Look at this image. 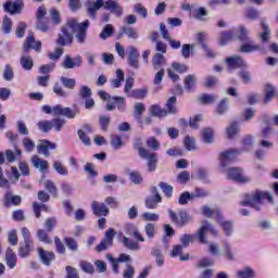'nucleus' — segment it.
<instances>
[{
  "label": "nucleus",
  "instance_id": "79ce46f5",
  "mask_svg": "<svg viewBox=\"0 0 278 278\" xmlns=\"http://www.w3.org/2000/svg\"><path fill=\"white\" fill-rule=\"evenodd\" d=\"M38 129L43 134H49L53 129V123L49 119H42L37 123Z\"/></svg>",
  "mask_w": 278,
  "mask_h": 278
},
{
  "label": "nucleus",
  "instance_id": "f704fd0d",
  "mask_svg": "<svg viewBox=\"0 0 278 278\" xmlns=\"http://www.w3.org/2000/svg\"><path fill=\"white\" fill-rule=\"evenodd\" d=\"M166 64V59H164V54L162 53H156L152 58V66L154 71H160L162 66Z\"/></svg>",
  "mask_w": 278,
  "mask_h": 278
},
{
  "label": "nucleus",
  "instance_id": "f8f14e48",
  "mask_svg": "<svg viewBox=\"0 0 278 278\" xmlns=\"http://www.w3.org/2000/svg\"><path fill=\"white\" fill-rule=\"evenodd\" d=\"M23 49L24 53L26 54L29 53L31 49H34V51H37V53H40V51L42 50V42L36 41V37H34V35H28L24 42Z\"/></svg>",
  "mask_w": 278,
  "mask_h": 278
},
{
  "label": "nucleus",
  "instance_id": "c9c22d12",
  "mask_svg": "<svg viewBox=\"0 0 278 278\" xmlns=\"http://www.w3.org/2000/svg\"><path fill=\"white\" fill-rule=\"evenodd\" d=\"M262 49L258 45H253V41L245 42L239 49L241 53H254V51H260Z\"/></svg>",
  "mask_w": 278,
  "mask_h": 278
},
{
  "label": "nucleus",
  "instance_id": "0eeeda50",
  "mask_svg": "<svg viewBox=\"0 0 278 278\" xmlns=\"http://www.w3.org/2000/svg\"><path fill=\"white\" fill-rule=\"evenodd\" d=\"M115 236H116V230H114V228H109L104 233V238L96 247L97 253H103V251H108L110 247H113Z\"/></svg>",
  "mask_w": 278,
  "mask_h": 278
},
{
  "label": "nucleus",
  "instance_id": "6ab92c4d",
  "mask_svg": "<svg viewBox=\"0 0 278 278\" xmlns=\"http://www.w3.org/2000/svg\"><path fill=\"white\" fill-rule=\"evenodd\" d=\"M4 262L11 270L16 268V264L18 262V257L16 256V253L12 248H7L5 255H4Z\"/></svg>",
  "mask_w": 278,
  "mask_h": 278
},
{
  "label": "nucleus",
  "instance_id": "49530a36",
  "mask_svg": "<svg viewBox=\"0 0 278 278\" xmlns=\"http://www.w3.org/2000/svg\"><path fill=\"white\" fill-rule=\"evenodd\" d=\"M238 131H240V127L238 125V122L231 123L227 128H226V134L227 138H236Z\"/></svg>",
  "mask_w": 278,
  "mask_h": 278
},
{
  "label": "nucleus",
  "instance_id": "473e14b6",
  "mask_svg": "<svg viewBox=\"0 0 278 278\" xmlns=\"http://www.w3.org/2000/svg\"><path fill=\"white\" fill-rule=\"evenodd\" d=\"M4 155L9 164H12L14 163V161L21 159V155H23V151H21V149L16 148L15 146V153L12 150H5Z\"/></svg>",
  "mask_w": 278,
  "mask_h": 278
},
{
  "label": "nucleus",
  "instance_id": "37998d69",
  "mask_svg": "<svg viewBox=\"0 0 278 278\" xmlns=\"http://www.w3.org/2000/svg\"><path fill=\"white\" fill-rule=\"evenodd\" d=\"M43 186L49 194H51L54 199H58V187L53 180H46Z\"/></svg>",
  "mask_w": 278,
  "mask_h": 278
},
{
  "label": "nucleus",
  "instance_id": "ea45409f",
  "mask_svg": "<svg viewBox=\"0 0 278 278\" xmlns=\"http://www.w3.org/2000/svg\"><path fill=\"white\" fill-rule=\"evenodd\" d=\"M160 31H161L162 38L167 42H169V46L172 47V49H175V40H170V34L168 33V28H166V25L164 23L160 24Z\"/></svg>",
  "mask_w": 278,
  "mask_h": 278
},
{
  "label": "nucleus",
  "instance_id": "864d4df0",
  "mask_svg": "<svg viewBox=\"0 0 278 278\" xmlns=\"http://www.w3.org/2000/svg\"><path fill=\"white\" fill-rule=\"evenodd\" d=\"M238 278H255V271L251 267H245L237 271Z\"/></svg>",
  "mask_w": 278,
  "mask_h": 278
},
{
  "label": "nucleus",
  "instance_id": "2f4dec72",
  "mask_svg": "<svg viewBox=\"0 0 278 278\" xmlns=\"http://www.w3.org/2000/svg\"><path fill=\"white\" fill-rule=\"evenodd\" d=\"M219 45L222 47H225V45H227V42H231V40H236V33L235 30H229V31H223L219 34Z\"/></svg>",
  "mask_w": 278,
  "mask_h": 278
},
{
  "label": "nucleus",
  "instance_id": "2eb2a0df",
  "mask_svg": "<svg viewBox=\"0 0 278 278\" xmlns=\"http://www.w3.org/2000/svg\"><path fill=\"white\" fill-rule=\"evenodd\" d=\"M63 35H59L56 45L59 47H66V45H73V34L68 31V27L63 26L61 29Z\"/></svg>",
  "mask_w": 278,
  "mask_h": 278
},
{
  "label": "nucleus",
  "instance_id": "20e7f679",
  "mask_svg": "<svg viewBox=\"0 0 278 278\" xmlns=\"http://www.w3.org/2000/svg\"><path fill=\"white\" fill-rule=\"evenodd\" d=\"M66 27L73 31H77L76 39L79 45H84L86 42V36L88 34V27H90V21L86 20L85 22L78 24L75 20H70L66 23Z\"/></svg>",
  "mask_w": 278,
  "mask_h": 278
},
{
  "label": "nucleus",
  "instance_id": "7c9ffc66",
  "mask_svg": "<svg viewBox=\"0 0 278 278\" xmlns=\"http://www.w3.org/2000/svg\"><path fill=\"white\" fill-rule=\"evenodd\" d=\"M31 162L35 168H39L41 173L49 170V162L47 160H42L38 155H34Z\"/></svg>",
  "mask_w": 278,
  "mask_h": 278
},
{
  "label": "nucleus",
  "instance_id": "69168bd1",
  "mask_svg": "<svg viewBox=\"0 0 278 278\" xmlns=\"http://www.w3.org/2000/svg\"><path fill=\"white\" fill-rule=\"evenodd\" d=\"M189 201H194V199L192 198V193L185 191L179 195L178 203L180 205H188Z\"/></svg>",
  "mask_w": 278,
  "mask_h": 278
},
{
  "label": "nucleus",
  "instance_id": "3c124183",
  "mask_svg": "<svg viewBox=\"0 0 278 278\" xmlns=\"http://www.w3.org/2000/svg\"><path fill=\"white\" fill-rule=\"evenodd\" d=\"M176 181L180 186H186L190 181V173L188 170H182L176 176Z\"/></svg>",
  "mask_w": 278,
  "mask_h": 278
},
{
  "label": "nucleus",
  "instance_id": "6e6552de",
  "mask_svg": "<svg viewBox=\"0 0 278 278\" xmlns=\"http://www.w3.org/2000/svg\"><path fill=\"white\" fill-rule=\"evenodd\" d=\"M151 195H148L144 200V205L147 210H156L157 205L162 203V195H160V191H157V187H151L150 189Z\"/></svg>",
  "mask_w": 278,
  "mask_h": 278
},
{
  "label": "nucleus",
  "instance_id": "338daca9",
  "mask_svg": "<svg viewBox=\"0 0 278 278\" xmlns=\"http://www.w3.org/2000/svg\"><path fill=\"white\" fill-rule=\"evenodd\" d=\"M2 31L3 34H10L12 31V18L5 15L2 20Z\"/></svg>",
  "mask_w": 278,
  "mask_h": 278
},
{
  "label": "nucleus",
  "instance_id": "e2e57ef3",
  "mask_svg": "<svg viewBox=\"0 0 278 278\" xmlns=\"http://www.w3.org/2000/svg\"><path fill=\"white\" fill-rule=\"evenodd\" d=\"M51 123H52V129H54L55 131H62V127L66 125V119L56 117V118H53Z\"/></svg>",
  "mask_w": 278,
  "mask_h": 278
},
{
  "label": "nucleus",
  "instance_id": "774afa93",
  "mask_svg": "<svg viewBox=\"0 0 278 278\" xmlns=\"http://www.w3.org/2000/svg\"><path fill=\"white\" fill-rule=\"evenodd\" d=\"M134 275H136V269L131 264H126V268L123 270V277L124 278H134Z\"/></svg>",
  "mask_w": 278,
  "mask_h": 278
},
{
  "label": "nucleus",
  "instance_id": "5fc2aeb1",
  "mask_svg": "<svg viewBox=\"0 0 278 278\" xmlns=\"http://www.w3.org/2000/svg\"><path fill=\"white\" fill-rule=\"evenodd\" d=\"M113 35H114V26H112V24H106L100 34V38L102 40H108V38H110Z\"/></svg>",
  "mask_w": 278,
  "mask_h": 278
},
{
  "label": "nucleus",
  "instance_id": "1a4fd4ad",
  "mask_svg": "<svg viewBox=\"0 0 278 278\" xmlns=\"http://www.w3.org/2000/svg\"><path fill=\"white\" fill-rule=\"evenodd\" d=\"M105 257H106L108 262H110L114 275H118V273H119L118 264H123L125 262H131V256H129V254H125V253L119 254V256L117 258H115L114 255H112V253H108Z\"/></svg>",
  "mask_w": 278,
  "mask_h": 278
},
{
  "label": "nucleus",
  "instance_id": "423d86ee",
  "mask_svg": "<svg viewBox=\"0 0 278 278\" xmlns=\"http://www.w3.org/2000/svg\"><path fill=\"white\" fill-rule=\"evenodd\" d=\"M22 238L24 240V245L18 248L20 257H29L31 251H34V238L31 237V231L29 228H21Z\"/></svg>",
  "mask_w": 278,
  "mask_h": 278
},
{
  "label": "nucleus",
  "instance_id": "a878e982",
  "mask_svg": "<svg viewBox=\"0 0 278 278\" xmlns=\"http://www.w3.org/2000/svg\"><path fill=\"white\" fill-rule=\"evenodd\" d=\"M38 253H39V257H40L42 264H45L46 266H50L51 262H53V260H55V253L45 251V249H42V248L38 249Z\"/></svg>",
  "mask_w": 278,
  "mask_h": 278
},
{
  "label": "nucleus",
  "instance_id": "c03bdc74",
  "mask_svg": "<svg viewBox=\"0 0 278 278\" xmlns=\"http://www.w3.org/2000/svg\"><path fill=\"white\" fill-rule=\"evenodd\" d=\"M60 81L64 88H67V90H75V86H77V80H75V78L61 76Z\"/></svg>",
  "mask_w": 278,
  "mask_h": 278
},
{
  "label": "nucleus",
  "instance_id": "9b49d317",
  "mask_svg": "<svg viewBox=\"0 0 278 278\" xmlns=\"http://www.w3.org/2000/svg\"><path fill=\"white\" fill-rule=\"evenodd\" d=\"M228 66V73H233L238 68H247V61L242 60V56L235 55L226 59Z\"/></svg>",
  "mask_w": 278,
  "mask_h": 278
},
{
  "label": "nucleus",
  "instance_id": "dca6fc26",
  "mask_svg": "<svg viewBox=\"0 0 278 278\" xmlns=\"http://www.w3.org/2000/svg\"><path fill=\"white\" fill-rule=\"evenodd\" d=\"M91 210L94 216H108L110 214V208L103 202L92 201L91 202Z\"/></svg>",
  "mask_w": 278,
  "mask_h": 278
},
{
  "label": "nucleus",
  "instance_id": "a19ab883",
  "mask_svg": "<svg viewBox=\"0 0 278 278\" xmlns=\"http://www.w3.org/2000/svg\"><path fill=\"white\" fill-rule=\"evenodd\" d=\"M115 73L117 78L111 80L112 87L121 88V85L125 81V72H123V70H116Z\"/></svg>",
  "mask_w": 278,
  "mask_h": 278
},
{
  "label": "nucleus",
  "instance_id": "39448f33",
  "mask_svg": "<svg viewBox=\"0 0 278 278\" xmlns=\"http://www.w3.org/2000/svg\"><path fill=\"white\" fill-rule=\"evenodd\" d=\"M149 112L151 116H155L156 118H164V116H168V114H173L175 112V96H172L166 104L165 109L160 106V104H152L149 108Z\"/></svg>",
  "mask_w": 278,
  "mask_h": 278
},
{
  "label": "nucleus",
  "instance_id": "8fccbe9b",
  "mask_svg": "<svg viewBox=\"0 0 278 278\" xmlns=\"http://www.w3.org/2000/svg\"><path fill=\"white\" fill-rule=\"evenodd\" d=\"M122 242L126 249H129V251H139L140 250V244L138 242L132 241L131 239L127 237H123Z\"/></svg>",
  "mask_w": 278,
  "mask_h": 278
},
{
  "label": "nucleus",
  "instance_id": "de8ad7c7",
  "mask_svg": "<svg viewBox=\"0 0 278 278\" xmlns=\"http://www.w3.org/2000/svg\"><path fill=\"white\" fill-rule=\"evenodd\" d=\"M79 267L83 273H86L87 275H94V265L88 261H80Z\"/></svg>",
  "mask_w": 278,
  "mask_h": 278
},
{
  "label": "nucleus",
  "instance_id": "e433bc0d",
  "mask_svg": "<svg viewBox=\"0 0 278 278\" xmlns=\"http://www.w3.org/2000/svg\"><path fill=\"white\" fill-rule=\"evenodd\" d=\"M33 212L35 214V217L40 218V216H42L41 212H49V207L47 206V204H45V202L42 203L34 202Z\"/></svg>",
  "mask_w": 278,
  "mask_h": 278
},
{
  "label": "nucleus",
  "instance_id": "4468645a",
  "mask_svg": "<svg viewBox=\"0 0 278 278\" xmlns=\"http://www.w3.org/2000/svg\"><path fill=\"white\" fill-rule=\"evenodd\" d=\"M53 116H65V118H75L77 116V111L71 108H63L61 104L52 106Z\"/></svg>",
  "mask_w": 278,
  "mask_h": 278
},
{
  "label": "nucleus",
  "instance_id": "f3484780",
  "mask_svg": "<svg viewBox=\"0 0 278 278\" xmlns=\"http://www.w3.org/2000/svg\"><path fill=\"white\" fill-rule=\"evenodd\" d=\"M140 52H138V49L136 47L131 46L129 48V53H128V65L131 68H140Z\"/></svg>",
  "mask_w": 278,
  "mask_h": 278
},
{
  "label": "nucleus",
  "instance_id": "4d7b16f0",
  "mask_svg": "<svg viewBox=\"0 0 278 278\" xmlns=\"http://www.w3.org/2000/svg\"><path fill=\"white\" fill-rule=\"evenodd\" d=\"M205 16H207V10L205 8L200 7L193 10V18L197 21H205Z\"/></svg>",
  "mask_w": 278,
  "mask_h": 278
},
{
  "label": "nucleus",
  "instance_id": "5701e85b",
  "mask_svg": "<svg viewBox=\"0 0 278 278\" xmlns=\"http://www.w3.org/2000/svg\"><path fill=\"white\" fill-rule=\"evenodd\" d=\"M104 10H110V12L115 14L117 17L123 16V7H121V4L114 0H108L104 3Z\"/></svg>",
  "mask_w": 278,
  "mask_h": 278
},
{
  "label": "nucleus",
  "instance_id": "9d476101",
  "mask_svg": "<svg viewBox=\"0 0 278 278\" xmlns=\"http://www.w3.org/2000/svg\"><path fill=\"white\" fill-rule=\"evenodd\" d=\"M207 231L213 233V236H218L219 233L218 230L212 224L207 223V220L203 222L202 226L198 230V238L201 244H207V240H205V233H207Z\"/></svg>",
  "mask_w": 278,
  "mask_h": 278
},
{
  "label": "nucleus",
  "instance_id": "4c0bfd02",
  "mask_svg": "<svg viewBox=\"0 0 278 278\" xmlns=\"http://www.w3.org/2000/svg\"><path fill=\"white\" fill-rule=\"evenodd\" d=\"M20 64L24 71H31L34 68V59L29 55H23L20 59Z\"/></svg>",
  "mask_w": 278,
  "mask_h": 278
},
{
  "label": "nucleus",
  "instance_id": "6e6d98bb",
  "mask_svg": "<svg viewBox=\"0 0 278 278\" xmlns=\"http://www.w3.org/2000/svg\"><path fill=\"white\" fill-rule=\"evenodd\" d=\"M111 147L118 151L122 147H125V142H123V138L119 135H114L111 137Z\"/></svg>",
  "mask_w": 278,
  "mask_h": 278
},
{
  "label": "nucleus",
  "instance_id": "bf43d9fd",
  "mask_svg": "<svg viewBox=\"0 0 278 278\" xmlns=\"http://www.w3.org/2000/svg\"><path fill=\"white\" fill-rule=\"evenodd\" d=\"M275 97V87L273 85H266L265 87V99L264 103H270L271 99Z\"/></svg>",
  "mask_w": 278,
  "mask_h": 278
},
{
  "label": "nucleus",
  "instance_id": "052dcab7",
  "mask_svg": "<svg viewBox=\"0 0 278 278\" xmlns=\"http://www.w3.org/2000/svg\"><path fill=\"white\" fill-rule=\"evenodd\" d=\"M8 242L11 247H16L18 244V233L16 229H11L8 233Z\"/></svg>",
  "mask_w": 278,
  "mask_h": 278
},
{
  "label": "nucleus",
  "instance_id": "cd10ccee",
  "mask_svg": "<svg viewBox=\"0 0 278 278\" xmlns=\"http://www.w3.org/2000/svg\"><path fill=\"white\" fill-rule=\"evenodd\" d=\"M23 199L21 195H13L12 193L8 192L4 195V207H10L11 205L18 206L21 205Z\"/></svg>",
  "mask_w": 278,
  "mask_h": 278
},
{
  "label": "nucleus",
  "instance_id": "b1692460",
  "mask_svg": "<svg viewBox=\"0 0 278 278\" xmlns=\"http://www.w3.org/2000/svg\"><path fill=\"white\" fill-rule=\"evenodd\" d=\"M233 30L235 38H237V40H240V42H251V37H249V34H251V31H249L247 27L239 26Z\"/></svg>",
  "mask_w": 278,
  "mask_h": 278
},
{
  "label": "nucleus",
  "instance_id": "680f3d73",
  "mask_svg": "<svg viewBox=\"0 0 278 278\" xmlns=\"http://www.w3.org/2000/svg\"><path fill=\"white\" fill-rule=\"evenodd\" d=\"M78 94L83 100L90 99L92 97V89H90V87L86 85H83L80 87Z\"/></svg>",
  "mask_w": 278,
  "mask_h": 278
},
{
  "label": "nucleus",
  "instance_id": "c85d7f7f",
  "mask_svg": "<svg viewBox=\"0 0 278 278\" xmlns=\"http://www.w3.org/2000/svg\"><path fill=\"white\" fill-rule=\"evenodd\" d=\"M216 101H218V96L212 93H202L198 98V102L201 105H213V103H216Z\"/></svg>",
  "mask_w": 278,
  "mask_h": 278
},
{
  "label": "nucleus",
  "instance_id": "58836bf2",
  "mask_svg": "<svg viewBox=\"0 0 278 278\" xmlns=\"http://www.w3.org/2000/svg\"><path fill=\"white\" fill-rule=\"evenodd\" d=\"M37 238L39 242H43L45 244H53V239L49 237V231L45 229H38L37 230Z\"/></svg>",
  "mask_w": 278,
  "mask_h": 278
},
{
  "label": "nucleus",
  "instance_id": "f257e3e1",
  "mask_svg": "<svg viewBox=\"0 0 278 278\" xmlns=\"http://www.w3.org/2000/svg\"><path fill=\"white\" fill-rule=\"evenodd\" d=\"M240 155V150H226L219 154V166L222 168V173H226L227 179L231 181H236L237 184H249L251 182V178L242 172L240 167H229L227 168V164L233 162L236 156Z\"/></svg>",
  "mask_w": 278,
  "mask_h": 278
},
{
  "label": "nucleus",
  "instance_id": "393cba45",
  "mask_svg": "<svg viewBox=\"0 0 278 278\" xmlns=\"http://www.w3.org/2000/svg\"><path fill=\"white\" fill-rule=\"evenodd\" d=\"M123 34H125L128 38H131L132 40H138V29L131 26H123L119 34L117 35V40H121V38H123Z\"/></svg>",
  "mask_w": 278,
  "mask_h": 278
},
{
  "label": "nucleus",
  "instance_id": "72a5a7b5",
  "mask_svg": "<svg viewBox=\"0 0 278 278\" xmlns=\"http://www.w3.org/2000/svg\"><path fill=\"white\" fill-rule=\"evenodd\" d=\"M63 242L67 247L68 251H72V253H77V251H79V243L75 240V238L64 237Z\"/></svg>",
  "mask_w": 278,
  "mask_h": 278
},
{
  "label": "nucleus",
  "instance_id": "7ed1b4c3",
  "mask_svg": "<svg viewBox=\"0 0 278 278\" xmlns=\"http://www.w3.org/2000/svg\"><path fill=\"white\" fill-rule=\"evenodd\" d=\"M134 149L138 151V155L139 157H141V160L148 161L147 168L149 173L155 172V168H157V153L151 152L148 149H146L141 138L135 140Z\"/></svg>",
  "mask_w": 278,
  "mask_h": 278
},
{
  "label": "nucleus",
  "instance_id": "09e8293b",
  "mask_svg": "<svg viewBox=\"0 0 278 278\" xmlns=\"http://www.w3.org/2000/svg\"><path fill=\"white\" fill-rule=\"evenodd\" d=\"M202 140L205 144H212L214 142V130L212 128H205L202 131Z\"/></svg>",
  "mask_w": 278,
  "mask_h": 278
},
{
  "label": "nucleus",
  "instance_id": "13d9d810",
  "mask_svg": "<svg viewBox=\"0 0 278 278\" xmlns=\"http://www.w3.org/2000/svg\"><path fill=\"white\" fill-rule=\"evenodd\" d=\"M184 144L187 151H197V142L193 137H190V136L185 137Z\"/></svg>",
  "mask_w": 278,
  "mask_h": 278
},
{
  "label": "nucleus",
  "instance_id": "412c9836",
  "mask_svg": "<svg viewBox=\"0 0 278 278\" xmlns=\"http://www.w3.org/2000/svg\"><path fill=\"white\" fill-rule=\"evenodd\" d=\"M3 10L8 14H21V11L23 10V2H13L11 0H8L3 4Z\"/></svg>",
  "mask_w": 278,
  "mask_h": 278
},
{
  "label": "nucleus",
  "instance_id": "bb28decb",
  "mask_svg": "<svg viewBox=\"0 0 278 278\" xmlns=\"http://www.w3.org/2000/svg\"><path fill=\"white\" fill-rule=\"evenodd\" d=\"M58 146L49 140H43L42 143L38 146V153H42L45 157H49L51 153L49 152V149L53 150Z\"/></svg>",
  "mask_w": 278,
  "mask_h": 278
},
{
  "label": "nucleus",
  "instance_id": "a211bd4d",
  "mask_svg": "<svg viewBox=\"0 0 278 278\" xmlns=\"http://www.w3.org/2000/svg\"><path fill=\"white\" fill-rule=\"evenodd\" d=\"M84 64V60H81V55H77L74 59L71 55H65L64 61L62 63L63 68H79Z\"/></svg>",
  "mask_w": 278,
  "mask_h": 278
},
{
  "label": "nucleus",
  "instance_id": "ddd939ff",
  "mask_svg": "<svg viewBox=\"0 0 278 278\" xmlns=\"http://www.w3.org/2000/svg\"><path fill=\"white\" fill-rule=\"evenodd\" d=\"M126 106L127 102L125 101V98L114 96L111 98V101L106 104V110L108 112H112L117 108L118 112H124Z\"/></svg>",
  "mask_w": 278,
  "mask_h": 278
},
{
  "label": "nucleus",
  "instance_id": "aec40b11",
  "mask_svg": "<svg viewBox=\"0 0 278 278\" xmlns=\"http://www.w3.org/2000/svg\"><path fill=\"white\" fill-rule=\"evenodd\" d=\"M215 214H217V220L219 223V225L223 227L225 236H227L228 238L231 236V233H233V222L232 220H226L223 222V214H220V211L217 210L215 212Z\"/></svg>",
  "mask_w": 278,
  "mask_h": 278
},
{
  "label": "nucleus",
  "instance_id": "4be33fe9",
  "mask_svg": "<svg viewBox=\"0 0 278 278\" xmlns=\"http://www.w3.org/2000/svg\"><path fill=\"white\" fill-rule=\"evenodd\" d=\"M261 27L263 31L257 33L256 38H258L263 45H270V28L268 27V24L266 22H262Z\"/></svg>",
  "mask_w": 278,
  "mask_h": 278
},
{
  "label": "nucleus",
  "instance_id": "0e129e2a",
  "mask_svg": "<svg viewBox=\"0 0 278 278\" xmlns=\"http://www.w3.org/2000/svg\"><path fill=\"white\" fill-rule=\"evenodd\" d=\"M146 144L148 149H151L152 151H159L160 150V141L155 137H150L147 139Z\"/></svg>",
  "mask_w": 278,
  "mask_h": 278
},
{
  "label": "nucleus",
  "instance_id": "a18cd8bd",
  "mask_svg": "<svg viewBox=\"0 0 278 278\" xmlns=\"http://www.w3.org/2000/svg\"><path fill=\"white\" fill-rule=\"evenodd\" d=\"M101 8H103V0H96V2L88 8V14L91 16V18L97 16V12H99Z\"/></svg>",
  "mask_w": 278,
  "mask_h": 278
},
{
  "label": "nucleus",
  "instance_id": "f03ea898",
  "mask_svg": "<svg viewBox=\"0 0 278 278\" xmlns=\"http://www.w3.org/2000/svg\"><path fill=\"white\" fill-rule=\"evenodd\" d=\"M267 199L269 203H274L273 193L268 191L255 190L244 195L243 201L240 202V205L244 207L250 206L260 212V205H262V201Z\"/></svg>",
  "mask_w": 278,
  "mask_h": 278
},
{
  "label": "nucleus",
  "instance_id": "603ef678",
  "mask_svg": "<svg viewBox=\"0 0 278 278\" xmlns=\"http://www.w3.org/2000/svg\"><path fill=\"white\" fill-rule=\"evenodd\" d=\"M54 245L55 252L59 255H66V245H64V242H62V239H60V237H54Z\"/></svg>",
  "mask_w": 278,
  "mask_h": 278
},
{
  "label": "nucleus",
  "instance_id": "c756f323",
  "mask_svg": "<svg viewBox=\"0 0 278 278\" xmlns=\"http://www.w3.org/2000/svg\"><path fill=\"white\" fill-rule=\"evenodd\" d=\"M190 220H192V216H190V214H188L186 211H180L175 219V223L177 227H186Z\"/></svg>",
  "mask_w": 278,
  "mask_h": 278
}]
</instances>
